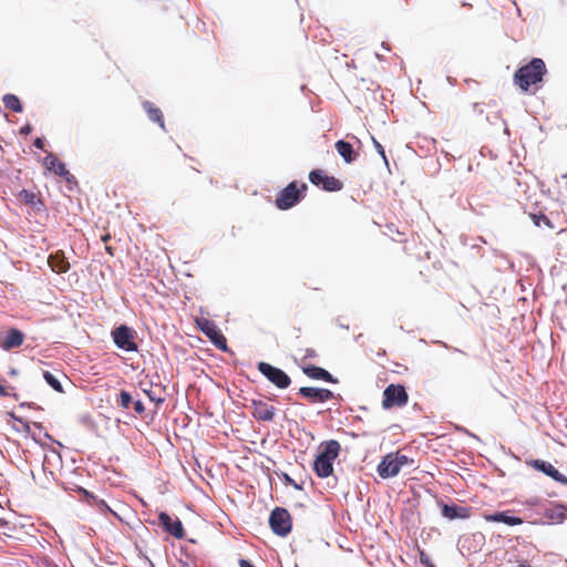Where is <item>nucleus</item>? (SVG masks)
<instances>
[{
  "instance_id": "cd10ccee",
  "label": "nucleus",
  "mask_w": 567,
  "mask_h": 567,
  "mask_svg": "<svg viewBox=\"0 0 567 567\" xmlns=\"http://www.w3.org/2000/svg\"><path fill=\"white\" fill-rule=\"evenodd\" d=\"M145 394L148 396V399L156 403V405H159L164 402V398L156 394V392L152 389L144 390Z\"/></svg>"
},
{
  "instance_id": "1a4fd4ad",
  "label": "nucleus",
  "mask_w": 567,
  "mask_h": 567,
  "mask_svg": "<svg viewBox=\"0 0 567 567\" xmlns=\"http://www.w3.org/2000/svg\"><path fill=\"white\" fill-rule=\"evenodd\" d=\"M134 330L122 324L112 331V338L117 348L125 351H137V343L134 341Z\"/></svg>"
},
{
  "instance_id": "2eb2a0df",
  "label": "nucleus",
  "mask_w": 567,
  "mask_h": 567,
  "mask_svg": "<svg viewBox=\"0 0 567 567\" xmlns=\"http://www.w3.org/2000/svg\"><path fill=\"white\" fill-rule=\"evenodd\" d=\"M299 394L311 403L326 402L333 398L332 391L321 388L302 386Z\"/></svg>"
},
{
  "instance_id": "4c0bfd02",
  "label": "nucleus",
  "mask_w": 567,
  "mask_h": 567,
  "mask_svg": "<svg viewBox=\"0 0 567 567\" xmlns=\"http://www.w3.org/2000/svg\"><path fill=\"white\" fill-rule=\"evenodd\" d=\"M286 481H287L288 483H290V484H292V483L295 482V481H293V480H291L289 476H286Z\"/></svg>"
},
{
  "instance_id": "39448f33",
  "label": "nucleus",
  "mask_w": 567,
  "mask_h": 567,
  "mask_svg": "<svg viewBox=\"0 0 567 567\" xmlns=\"http://www.w3.org/2000/svg\"><path fill=\"white\" fill-rule=\"evenodd\" d=\"M408 401L409 394L401 384H389L383 391L382 408L385 410L402 408Z\"/></svg>"
},
{
  "instance_id": "c85d7f7f",
  "label": "nucleus",
  "mask_w": 567,
  "mask_h": 567,
  "mask_svg": "<svg viewBox=\"0 0 567 567\" xmlns=\"http://www.w3.org/2000/svg\"><path fill=\"white\" fill-rule=\"evenodd\" d=\"M372 141H373V145H374L377 152L381 155V157L383 158L384 163L388 164V158H386V155H385L384 147L374 137H372Z\"/></svg>"
},
{
  "instance_id": "7ed1b4c3",
  "label": "nucleus",
  "mask_w": 567,
  "mask_h": 567,
  "mask_svg": "<svg viewBox=\"0 0 567 567\" xmlns=\"http://www.w3.org/2000/svg\"><path fill=\"white\" fill-rule=\"evenodd\" d=\"M307 190V184L293 181L278 193L275 204L281 210L290 209L306 197Z\"/></svg>"
},
{
  "instance_id": "ddd939ff",
  "label": "nucleus",
  "mask_w": 567,
  "mask_h": 567,
  "mask_svg": "<svg viewBox=\"0 0 567 567\" xmlns=\"http://www.w3.org/2000/svg\"><path fill=\"white\" fill-rule=\"evenodd\" d=\"M158 520L164 532L174 536L177 539H183L185 537V530L179 518L173 519L167 513H159Z\"/></svg>"
},
{
  "instance_id": "58836bf2",
  "label": "nucleus",
  "mask_w": 567,
  "mask_h": 567,
  "mask_svg": "<svg viewBox=\"0 0 567 567\" xmlns=\"http://www.w3.org/2000/svg\"><path fill=\"white\" fill-rule=\"evenodd\" d=\"M292 485H293V486H295V488H297V489H300V488H301V487H300L296 482H293V483H292Z\"/></svg>"
},
{
  "instance_id": "412c9836",
  "label": "nucleus",
  "mask_w": 567,
  "mask_h": 567,
  "mask_svg": "<svg viewBox=\"0 0 567 567\" xmlns=\"http://www.w3.org/2000/svg\"><path fill=\"white\" fill-rule=\"evenodd\" d=\"M142 105L144 111L147 113L148 118L156 122L161 128L165 131L164 115L162 111L150 101L143 102Z\"/></svg>"
},
{
  "instance_id": "ea45409f",
  "label": "nucleus",
  "mask_w": 567,
  "mask_h": 567,
  "mask_svg": "<svg viewBox=\"0 0 567 567\" xmlns=\"http://www.w3.org/2000/svg\"><path fill=\"white\" fill-rule=\"evenodd\" d=\"M109 238H110V236H109V235H106V236H103V237H102V240L106 241Z\"/></svg>"
},
{
  "instance_id": "393cba45",
  "label": "nucleus",
  "mask_w": 567,
  "mask_h": 567,
  "mask_svg": "<svg viewBox=\"0 0 567 567\" xmlns=\"http://www.w3.org/2000/svg\"><path fill=\"white\" fill-rule=\"evenodd\" d=\"M529 217L535 224V226L540 227L542 225L554 229V225L551 224L550 219L543 213H529Z\"/></svg>"
},
{
  "instance_id": "6ab92c4d",
  "label": "nucleus",
  "mask_w": 567,
  "mask_h": 567,
  "mask_svg": "<svg viewBox=\"0 0 567 567\" xmlns=\"http://www.w3.org/2000/svg\"><path fill=\"white\" fill-rule=\"evenodd\" d=\"M303 373L315 380H323L330 383H337V379L332 377V374L324 370L323 368L316 365H308L302 368Z\"/></svg>"
},
{
  "instance_id": "9b49d317",
  "label": "nucleus",
  "mask_w": 567,
  "mask_h": 567,
  "mask_svg": "<svg viewBox=\"0 0 567 567\" xmlns=\"http://www.w3.org/2000/svg\"><path fill=\"white\" fill-rule=\"evenodd\" d=\"M251 414L252 416L262 422H271L276 415V408L265 400H252L251 401Z\"/></svg>"
},
{
  "instance_id": "9d476101",
  "label": "nucleus",
  "mask_w": 567,
  "mask_h": 567,
  "mask_svg": "<svg viewBox=\"0 0 567 567\" xmlns=\"http://www.w3.org/2000/svg\"><path fill=\"white\" fill-rule=\"evenodd\" d=\"M309 181L321 187L326 192H339L343 187V183L334 176H328L321 169H313L309 173Z\"/></svg>"
},
{
  "instance_id": "dca6fc26",
  "label": "nucleus",
  "mask_w": 567,
  "mask_h": 567,
  "mask_svg": "<svg viewBox=\"0 0 567 567\" xmlns=\"http://www.w3.org/2000/svg\"><path fill=\"white\" fill-rule=\"evenodd\" d=\"M543 517L550 524H560L567 518V507L561 504L546 507Z\"/></svg>"
},
{
  "instance_id": "aec40b11",
  "label": "nucleus",
  "mask_w": 567,
  "mask_h": 567,
  "mask_svg": "<svg viewBox=\"0 0 567 567\" xmlns=\"http://www.w3.org/2000/svg\"><path fill=\"white\" fill-rule=\"evenodd\" d=\"M334 146H336L338 154L348 164L353 163L359 156V154L353 150L352 145L349 142L339 140Z\"/></svg>"
},
{
  "instance_id": "c756f323",
  "label": "nucleus",
  "mask_w": 567,
  "mask_h": 567,
  "mask_svg": "<svg viewBox=\"0 0 567 567\" xmlns=\"http://www.w3.org/2000/svg\"><path fill=\"white\" fill-rule=\"evenodd\" d=\"M134 411H135L137 414H142V413H144V411H145V406H144V404H143L141 401H135V402H134Z\"/></svg>"
},
{
  "instance_id": "72a5a7b5",
  "label": "nucleus",
  "mask_w": 567,
  "mask_h": 567,
  "mask_svg": "<svg viewBox=\"0 0 567 567\" xmlns=\"http://www.w3.org/2000/svg\"><path fill=\"white\" fill-rule=\"evenodd\" d=\"M239 566H240V567H255V566H252V565H251V563H250V561H248V560H246V559H240V560H239Z\"/></svg>"
},
{
  "instance_id": "6e6552de",
  "label": "nucleus",
  "mask_w": 567,
  "mask_h": 567,
  "mask_svg": "<svg viewBox=\"0 0 567 567\" xmlns=\"http://www.w3.org/2000/svg\"><path fill=\"white\" fill-rule=\"evenodd\" d=\"M199 330L219 349L225 350L227 348V340L221 333L217 324L206 318H199L196 320Z\"/></svg>"
},
{
  "instance_id": "473e14b6",
  "label": "nucleus",
  "mask_w": 567,
  "mask_h": 567,
  "mask_svg": "<svg viewBox=\"0 0 567 567\" xmlns=\"http://www.w3.org/2000/svg\"><path fill=\"white\" fill-rule=\"evenodd\" d=\"M420 559H421V563H423V564H425L427 566L430 565V559H429V557L423 551L421 553Z\"/></svg>"
},
{
  "instance_id": "2f4dec72",
  "label": "nucleus",
  "mask_w": 567,
  "mask_h": 567,
  "mask_svg": "<svg viewBox=\"0 0 567 567\" xmlns=\"http://www.w3.org/2000/svg\"><path fill=\"white\" fill-rule=\"evenodd\" d=\"M33 145H34L37 148L42 150V148L44 147V142H43V140H42V138H39V137H38V138H35V141H34Z\"/></svg>"
},
{
  "instance_id": "5701e85b",
  "label": "nucleus",
  "mask_w": 567,
  "mask_h": 567,
  "mask_svg": "<svg viewBox=\"0 0 567 567\" xmlns=\"http://www.w3.org/2000/svg\"><path fill=\"white\" fill-rule=\"evenodd\" d=\"M2 102L6 106V109H9L13 112L20 113L22 112V104L19 100V97L14 94H6L2 97Z\"/></svg>"
},
{
  "instance_id": "bb28decb",
  "label": "nucleus",
  "mask_w": 567,
  "mask_h": 567,
  "mask_svg": "<svg viewBox=\"0 0 567 567\" xmlns=\"http://www.w3.org/2000/svg\"><path fill=\"white\" fill-rule=\"evenodd\" d=\"M117 403L123 408V409H128L131 403H132V396L131 394L125 391V390H122L118 394V398H117Z\"/></svg>"
},
{
  "instance_id": "f704fd0d",
  "label": "nucleus",
  "mask_w": 567,
  "mask_h": 567,
  "mask_svg": "<svg viewBox=\"0 0 567 567\" xmlns=\"http://www.w3.org/2000/svg\"><path fill=\"white\" fill-rule=\"evenodd\" d=\"M316 355H317V353H316V351H315L313 349H307V354H306V357L313 358V357H316Z\"/></svg>"
},
{
  "instance_id": "7c9ffc66",
  "label": "nucleus",
  "mask_w": 567,
  "mask_h": 567,
  "mask_svg": "<svg viewBox=\"0 0 567 567\" xmlns=\"http://www.w3.org/2000/svg\"><path fill=\"white\" fill-rule=\"evenodd\" d=\"M0 395L1 396H9L10 392L9 389L2 384H0Z\"/></svg>"
},
{
  "instance_id": "e433bc0d",
  "label": "nucleus",
  "mask_w": 567,
  "mask_h": 567,
  "mask_svg": "<svg viewBox=\"0 0 567 567\" xmlns=\"http://www.w3.org/2000/svg\"><path fill=\"white\" fill-rule=\"evenodd\" d=\"M106 251H107L111 256H113V255H114V254H113V249H112V247H110V246H106Z\"/></svg>"
},
{
  "instance_id": "20e7f679",
  "label": "nucleus",
  "mask_w": 567,
  "mask_h": 567,
  "mask_svg": "<svg viewBox=\"0 0 567 567\" xmlns=\"http://www.w3.org/2000/svg\"><path fill=\"white\" fill-rule=\"evenodd\" d=\"M413 460L406 455L396 453L386 454L378 465V474L382 478H390L398 475L405 465H411Z\"/></svg>"
},
{
  "instance_id": "f3484780",
  "label": "nucleus",
  "mask_w": 567,
  "mask_h": 567,
  "mask_svg": "<svg viewBox=\"0 0 567 567\" xmlns=\"http://www.w3.org/2000/svg\"><path fill=\"white\" fill-rule=\"evenodd\" d=\"M483 518L486 522L503 523V524H506L508 526H515V525L523 524V519L520 517L511 516V515H508V512H498V513H494V514H484Z\"/></svg>"
},
{
  "instance_id": "4468645a",
  "label": "nucleus",
  "mask_w": 567,
  "mask_h": 567,
  "mask_svg": "<svg viewBox=\"0 0 567 567\" xmlns=\"http://www.w3.org/2000/svg\"><path fill=\"white\" fill-rule=\"evenodd\" d=\"M443 517L449 520L467 519L471 517L472 509L468 506H458L456 504H445L439 502Z\"/></svg>"
},
{
  "instance_id": "423d86ee",
  "label": "nucleus",
  "mask_w": 567,
  "mask_h": 567,
  "mask_svg": "<svg viewBox=\"0 0 567 567\" xmlns=\"http://www.w3.org/2000/svg\"><path fill=\"white\" fill-rule=\"evenodd\" d=\"M269 525L276 535L281 537L287 536L292 528V522L289 512L286 508L276 507L270 514Z\"/></svg>"
},
{
  "instance_id": "0eeeda50",
  "label": "nucleus",
  "mask_w": 567,
  "mask_h": 567,
  "mask_svg": "<svg viewBox=\"0 0 567 567\" xmlns=\"http://www.w3.org/2000/svg\"><path fill=\"white\" fill-rule=\"evenodd\" d=\"M257 368L269 382L279 389H287L291 383L290 377L285 371L267 362H259Z\"/></svg>"
},
{
  "instance_id": "f03ea898",
  "label": "nucleus",
  "mask_w": 567,
  "mask_h": 567,
  "mask_svg": "<svg viewBox=\"0 0 567 567\" xmlns=\"http://www.w3.org/2000/svg\"><path fill=\"white\" fill-rule=\"evenodd\" d=\"M320 450L315 460L313 470L319 477L326 478L333 473V461L338 457L341 445L336 440H329L321 443Z\"/></svg>"
},
{
  "instance_id": "a211bd4d",
  "label": "nucleus",
  "mask_w": 567,
  "mask_h": 567,
  "mask_svg": "<svg viewBox=\"0 0 567 567\" xmlns=\"http://www.w3.org/2000/svg\"><path fill=\"white\" fill-rule=\"evenodd\" d=\"M48 264L51 267L52 271L56 274H64L70 269V262L68 261L62 251L51 254L48 258Z\"/></svg>"
},
{
  "instance_id": "4be33fe9",
  "label": "nucleus",
  "mask_w": 567,
  "mask_h": 567,
  "mask_svg": "<svg viewBox=\"0 0 567 567\" xmlns=\"http://www.w3.org/2000/svg\"><path fill=\"white\" fill-rule=\"evenodd\" d=\"M44 165L48 169L53 171L59 176H65L69 174L65 165L54 154L50 153L45 156Z\"/></svg>"
},
{
  "instance_id": "c9c22d12",
  "label": "nucleus",
  "mask_w": 567,
  "mask_h": 567,
  "mask_svg": "<svg viewBox=\"0 0 567 567\" xmlns=\"http://www.w3.org/2000/svg\"><path fill=\"white\" fill-rule=\"evenodd\" d=\"M181 567H195V566L188 561H181Z\"/></svg>"
},
{
  "instance_id": "a878e982",
  "label": "nucleus",
  "mask_w": 567,
  "mask_h": 567,
  "mask_svg": "<svg viewBox=\"0 0 567 567\" xmlns=\"http://www.w3.org/2000/svg\"><path fill=\"white\" fill-rule=\"evenodd\" d=\"M43 378L44 380L47 381V383L49 385H51L56 392H60L62 393L63 392V388H62V384L61 382L58 380V378L52 374L50 371H44L43 373Z\"/></svg>"
},
{
  "instance_id": "f8f14e48",
  "label": "nucleus",
  "mask_w": 567,
  "mask_h": 567,
  "mask_svg": "<svg viewBox=\"0 0 567 567\" xmlns=\"http://www.w3.org/2000/svg\"><path fill=\"white\" fill-rule=\"evenodd\" d=\"M526 464L533 467L536 471L544 473L545 475L551 477L554 481L567 485V477L563 475L557 468L554 467L553 464L543 460H529L526 461Z\"/></svg>"
},
{
  "instance_id": "b1692460",
  "label": "nucleus",
  "mask_w": 567,
  "mask_h": 567,
  "mask_svg": "<svg viewBox=\"0 0 567 567\" xmlns=\"http://www.w3.org/2000/svg\"><path fill=\"white\" fill-rule=\"evenodd\" d=\"M18 199L23 202L24 204H29V205H33V206L37 204L42 205V202L40 199H38L37 194L29 189L20 190L18 194Z\"/></svg>"
},
{
  "instance_id": "f257e3e1",
  "label": "nucleus",
  "mask_w": 567,
  "mask_h": 567,
  "mask_svg": "<svg viewBox=\"0 0 567 567\" xmlns=\"http://www.w3.org/2000/svg\"><path fill=\"white\" fill-rule=\"evenodd\" d=\"M547 68L543 59L533 58L527 64L518 68L513 82L524 93L535 94L543 86Z\"/></svg>"
}]
</instances>
